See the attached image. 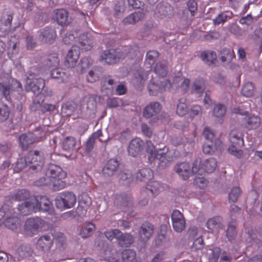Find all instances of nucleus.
Listing matches in <instances>:
<instances>
[{"label": "nucleus", "mask_w": 262, "mask_h": 262, "mask_svg": "<svg viewBox=\"0 0 262 262\" xmlns=\"http://www.w3.org/2000/svg\"><path fill=\"white\" fill-rule=\"evenodd\" d=\"M66 177V172L60 166L51 164L46 171L45 177L36 180L34 184L36 186H52L54 190H59L66 186V183L63 181Z\"/></svg>", "instance_id": "f257e3e1"}, {"label": "nucleus", "mask_w": 262, "mask_h": 262, "mask_svg": "<svg viewBox=\"0 0 262 262\" xmlns=\"http://www.w3.org/2000/svg\"><path fill=\"white\" fill-rule=\"evenodd\" d=\"M230 143L228 151L232 155L240 159L243 155V151L240 148L244 145V135L238 129L232 130L229 135Z\"/></svg>", "instance_id": "f03ea898"}, {"label": "nucleus", "mask_w": 262, "mask_h": 262, "mask_svg": "<svg viewBox=\"0 0 262 262\" xmlns=\"http://www.w3.org/2000/svg\"><path fill=\"white\" fill-rule=\"evenodd\" d=\"M20 220L14 209L5 208L0 209V224L11 230H15L20 225Z\"/></svg>", "instance_id": "7ed1b4c3"}, {"label": "nucleus", "mask_w": 262, "mask_h": 262, "mask_svg": "<svg viewBox=\"0 0 262 262\" xmlns=\"http://www.w3.org/2000/svg\"><path fill=\"white\" fill-rule=\"evenodd\" d=\"M21 90V84L17 80L0 78V93L6 100H11V95L14 92H20Z\"/></svg>", "instance_id": "20e7f679"}, {"label": "nucleus", "mask_w": 262, "mask_h": 262, "mask_svg": "<svg viewBox=\"0 0 262 262\" xmlns=\"http://www.w3.org/2000/svg\"><path fill=\"white\" fill-rule=\"evenodd\" d=\"M217 167V161L215 158H210L201 163V159H196L192 164V172L193 173H199L202 171L207 173L213 172Z\"/></svg>", "instance_id": "39448f33"}, {"label": "nucleus", "mask_w": 262, "mask_h": 262, "mask_svg": "<svg viewBox=\"0 0 262 262\" xmlns=\"http://www.w3.org/2000/svg\"><path fill=\"white\" fill-rule=\"evenodd\" d=\"M26 89L29 91L32 92L34 94L38 95L45 87V83L43 79L40 78L38 75L31 71L27 72Z\"/></svg>", "instance_id": "423d86ee"}, {"label": "nucleus", "mask_w": 262, "mask_h": 262, "mask_svg": "<svg viewBox=\"0 0 262 262\" xmlns=\"http://www.w3.org/2000/svg\"><path fill=\"white\" fill-rule=\"evenodd\" d=\"M44 225V221L39 217L28 218L24 225V234L27 236L32 237L37 234Z\"/></svg>", "instance_id": "0eeeda50"}, {"label": "nucleus", "mask_w": 262, "mask_h": 262, "mask_svg": "<svg viewBox=\"0 0 262 262\" xmlns=\"http://www.w3.org/2000/svg\"><path fill=\"white\" fill-rule=\"evenodd\" d=\"M36 212L41 211L53 215L55 211L52 202L45 195L32 196Z\"/></svg>", "instance_id": "6e6552de"}, {"label": "nucleus", "mask_w": 262, "mask_h": 262, "mask_svg": "<svg viewBox=\"0 0 262 262\" xmlns=\"http://www.w3.org/2000/svg\"><path fill=\"white\" fill-rule=\"evenodd\" d=\"M55 205L60 209H69L74 206L76 202V196L71 192L60 193L55 199Z\"/></svg>", "instance_id": "1a4fd4ad"}, {"label": "nucleus", "mask_w": 262, "mask_h": 262, "mask_svg": "<svg viewBox=\"0 0 262 262\" xmlns=\"http://www.w3.org/2000/svg\"><path fill=\"white\" fill-rule=\"evenodd\" d=\"M171 86V83L168 79L163 81L158 80L156 82L151 80L148 85V90L150 95L155 96L160 93L169 90Z\"/></svg>", "instance_id": "9d476101"}, {"label": "nucleus", "mask_w": 262, "mask_h": 262, "mask_svg": "<svg viewBox=\"0 0 262 262\" xmlns=\"http://www.w3.org/2000/svg\"><path fill=\"white\" fill-rule=\"evenodd\" d=\"M27 159L31 164L30 168L38 170L42 168L43 165L44 156L42 152L38 150L30 151L27 155Z\"/></svg>", "instance_id": "9b49d317"}, {"label": "nucleus", "mask_w": 262, "mask_h": 262, "mask_svg": "<svg viewBox=\"0 0 262 262\" xmlns=\"http://www.w3.org/2000/svg\"><path fill=\"white\" fill-rule=\"evenodd\" d=\"M125 57L121 52H117L114 50H108L104 51L102 53L100 60L108 64H114L118 60L123 59Z\"/></svg>", "instance_id": "f8f14e48"}, {"label": "nucleus", "mask_w": 262, "mask_h": 262, "mask_svg": "<svg viewBox=\"0 0 262 262\" xmlns=\"http://www.w3.org/2000/svg\"><path fill=\"white\" fill-rule=\"evenodd\" d=\"M173 15L172 7L167 3L159 4L155 10L154 16L158 19H166Z\"/></svg>", "instance_id": "ddd939ff"}, {"label": "nucleus", "mask_w": 262, "mask_h": 262, "mask_svg": "<svg viewBox=\"0 0 262 262\" xmlns=\"http://www.w3.org/2000/svg\"><path fill=\"white\" fill-rule=\"evenodd\" d=\"M172 227L177 232H181L185 228L186 222L183 214L178 210H174L171 214Z\"/></svg>", "instance_id": "4468645a"}, {"label": "nucleus", "mask_w": 262, "mask_h": 262, "mask_svg": "<svg viewBox=\"0 0 262 262\" xmlns=\"http://www.w3.org/2000/svg\"><path fill=\"white\" fill-rule=\"evenodd\" d=\"M80 48L77 46H73L69 51L65 60L64 64L69 68L74 67L79 58Z\"/></svg>", "instance_id": "2eb2a0df"}, {"label": "nucleus", "mask_w": 262, "mask_h": 262, "mask_svg": "<svg viewBox=\"0 0 262 262\" xmlns=\"http://www.w3.org/2000/svg\"><path fill=\"white\" fill-rule=\"evenodd\" d=\"M53 235L46 234L41 236L37 240L36 247L42 251H49L53 244Z\"/></svg>", "instance_id": "dca6fc26"}, {"label": "nucleus", "mask_w": 262, "mask_h": 262, "mask_svg": "<svg viewBox=\"0 0 262 262\" xmlns=\"http://www.w3.org/2000/svg\"><path fill=\"white\" fill-rule=\"evenodd\" d=\"M37 138L32 133L23 134L19 137V146L23 150H26L37 142Z\"/></svg>", "instance_id": "f3484780"}, {"label": "nucleus", "mask_w": 262, "mask_h": 262, "mask_svg": "<svg viewBox=\"0 0 262 262\" xmlns=\"http://www.w3.org/2000/svg\"><path fill=\"white\" fill-rule=\"evenodd\" d=\"M162 109L161 104L158 102H151L146 105L143 112V117L149 119L158 114Z\"/></svg>", "instance_id": "a211bd4d"}, {"label": "nucleus", "mask_w": 262, "mask_h": 262, "mask_svg": "<svg viewBox=\"0 0 262 262\" xmlns=\"http://www.w3.org/2000/svg\"><path fill=\"white\" fill-rule=\"evenodd\" d=\"M56 36L54 29L46 27L40 30L39 39L42 42L51 43L55 40Z\"/></svg>", "instance_id": "6ab92c4d"}, {"label": "nucleus", "mask_w": 262, "mask_h": 262, "mask_svg": "<svg viewBox=\"0 0 262 262\" xmlns=\"http://www.w3.org/2000/svg\"><path fill=\"white\" fill-rule=\"evenodd\" d=\"M154 229V226L150 223L146 222L143 223L139 231L140 239L143 242L147 241L151 236Z\"/></svg>", "instance_id": "aec40b11"}, {"label": "nucleus", "mask_w": 262, "mask_h": 262, "mask_svg": "<svg viewBox=\"0 0 262 262\" xmlns=\"http://www.w3.org/2000/svg\"><path fill=\"white\" fill-rule=\"evenodd\" d=\"M33 196L29 201L18 205L17 209L22 215H28L32 213H36Z\"/></svg>", "instance_id": "412c9836"}, {"label": "nucleus", "mask_w": 262, "mask_h": 262, "mask_svg": "<svg viewBox=\"0 0 262 262\" xmlns=\"http://www.w3.org/2000/svg\"><path fill=\"white\" fill-rule=\"evenodd\" d=\"M114 204L120 207L130 208L133 206L132 199L130 194L126 193L116 195Z\"/></svg>", "instance_id": "4be33fe9"}, {"label": "nucleus", "mask_w": 262, "mask_h": 262, "mask_svg": "<svg viewBox=\"0 0 262 262\" xmlns=\"http://www.w3.org/2000/svg\"><path fill=\"white\" fill-rule=\"evenodd\" d=\"M143 146V141L139 138L133 139L128 146V152L133 157L138 156L141 152Z\"/></svg>", "instance_id": "5701e85b"}, {"label": "nucleus", "mask_w": 262, "mask_h": 262, "mask_svg": "<svg viewBox=\"0 0 262 262\" xmlns=\"http://www.w3.org/2000/svg\"><path fill=\"white\" fill-rule=\"evenodd\" d=\"M174 169L179 176L184 180H187L189 177L191 172L192 173L190 165L187 162L178 163Z\"/></svg>", "instance_id": "b1692460"}, {"label": "nucleus", "mask_w": 262, "mask_h": 262, "mask_svg": "<svg viewBox=\"0 0 262 262\" xmlns=\"http://www.w3.org/2000/svg\"><path fill=\"white\" fill-rule=\"evenodd\" d=\"M260 118L255 115H250L246 116L243 123L246 128L248 129H255L259 126L260 123Z\"/></svg>", "instance_id": "393cba45"}, {"label": "nucleus", "mask_w": 262, "mask_h": 262, "mask_svg": "<svg viewBox=\"0 0 262 262\" xmlns=\"http://www.w3.org/2000/svg\"><path fill=\"white\" fill-rule=\"evenodd\" d=\"M222 143L220 140L215 141V143L212 141H208L203 145V151L204 154L212 155L217 150H220L222 148Z\"/></svg>", "instance_id": "a878e982"}, {"label": "nucleus", "mask_w": 262, "mask_h": 262, "mask_svg": "<svg viewBox=\"0 0 262 262\" xmlns=\"http://www.w3.org/2000/svg\"><path fill=\"white\" fill-rule=\"evenodd\" d=\"M31 197L29 191L25 189L15 190L10 194L11 200L18 201H29Z\"/></svg>", "instance_id": "bb28decb"}, {"label": "nucleus", "mask_w": 262, "mask_h": 262, "mask_svg": "<svg viewBox=\"0 0 262 262\" xmlns=\"http://www.w3.org/2000/svg\"><path fill=\"white\" fill-rule=\"evenodd\" d=\"M33 253L31 246L29 245H22L20 246L15 253L16 258L18 260L28 258L31 256Z\"/></svg>", "instance_id": "cd10ccee"}, {"label": "nucleus", "mask_w": 262, "mask_h": 262, "mask_svg": "<svg viewBox=\"0 0 262 262\" xmlns=\"http://www.w3.org/2000/svg\"><path fill=\"white\" fill-rule=\"evenodd\" d=\"M134 241V237L130 233H123L120 231L119 236H117V243L121 247H129Z\"/></svg>", "instance_id": "c85d7f7f"}, {"label": "nucleus", "mask_w": 262, "mask_h": 262, "mask_svg": "<svg viewBox=\"0 0 262 262\" xmlns=\"http://www.w3.org/2000/svg\"><path fill=\"white\" fill-rule=\"evenodd\" d=\"M53 14L58 24L61 26H64L67 24L69 13L66 9H55L53 11Z\"/></svg>", "instance_id": "c756f323"}, {"label": "nucleus", "mask_w": 262, "mask_h": 262, "mask_svg": "<svg viewBox=\"0 0 262 262\" xmlns=\"http://www.w3.org/2000/svg\"><path fill=\"white\" fill-rule=\"evenodd\" d=\"M119 166L118 161L114 159H110L102 169V173L105 177H110L113 175Z\"/></svg>", "instance_id": "7c9ffc66"}, {"label": "nucleus", "mask_w": 262, "mask_h": 262, "mask_svg": "<svg viewBox=\"0 0 262 262\" xmlns=\"http://www.w3.org/2000/svg\"><path fill=\"white\" fill-rule=\"evenodd\" d=\"M144 17V13L142 11H137L131 13L125 17L123 20L124 25L134 24L141 20Z\"/></svg>", "instance_id": "2f4dec72"}, {"label": "nucleus", "mask_w": 262, "mask_h": 262, "mask_svg": "<svg viewBox=\"0 0 262 262\" xmlns=\"http://www.w3.org/2000/svg\"><path fill=\"white\" fill-rule=\"evenodd\" d=\"M206 84L205 80L202 78L196 79L192 85L191 92L192 93L202 95L205 90Z\"/></svg>", "instance_id": "473e14b6"}, {"label": "nucleus", "mask_w": 262, "mask_h": 262, "mask_svg": "<svg viewBox=\"0 0 262 262\" xmlns=\"http://www.w3.org/2000/svg\"><path fill=\"white\" fill-rule=\"evenodd\" d=\"M154 72L160 77H165L168 72L167 61L163 60L157 62L154 67Z\"/></svg>", "instance_id": "72a5a7b5"}, {"label": "nucleus", "mask_w": 262, "mask_h": 262, "mask_svg": "<svg viewBox=\"0 0 262 262\" xmlns=\"http://www.w3.org/2000/svg\"><path fill=\"white\" fill-rule=\"evenodd\" d=\"M153 177L152 171L148 168H143L140 169L137 173V179L140 181H147Z\"/></svg>", "instance_id": "f704fd0d"}, {"label": "nucleus", "mask_w": 262, "mask_h": 262, "mask_svg": "<svg viewBox=\"0 0 262 262\" xmlns=\"http://www.w3.org/2000/svg\"><path fill=\"white\" fill-rule=\"evenodd\" d=\"M221 254V249L218 247H212L207 250V256L209 262H216Z\"/></svg>", "instance_id": "c9c22d12"}, {"label": "nucleus", "mask_w": 262, "mask_h": 262, "mask_svg": "<svg viewBox=\"0 0 262 262\" xmlns=\"http://www.w3.org/2000/svg\"><path fill=\"white\" fill-rule=\"evenodd\" d=\"M119 183L122 185H128L133 181V174L130 170L121 171L118 175Z\"/></svg>", "instance_id": "e433bc0d"}, {"label": "nucleus", "mask_w": 262, "mask_h": 262, "mask_svg": "<svg viewBox=\"0 0 262 262\" xmlns=\"http://www.w3.org/2000/svg\"><path fill=\"white\" fill-rule=\"evenodd\" d=\"M202 60L208 65L214 63L216 59V54L214 51H204L201 55Z\"/></svg>", "instance_id": "4c0bfd02"}, {"label": "nucleus", "mask_w": 262, "mask_h": 262, "mask_svg": "<svg viewBox=\"0 0 262 262\" xmlns=\"http://www.w3.org/2000/svg\"><path fill=\"white\" fill-rule=\"evenodd\" d=\"M220 59L222 62H230L235 57L233 50H231L228 48L223 49L220 52Z\"/></svg>", "instance_id": "58836bf2"}, {"label": "nucleus", "mask_w": 262, "mask_h": 262, "mask_svg": "<svg viewBox=\"0 0 262 262\" xmlns=\"http://www.w3.org/2000/svg\"><path fill=\"white\" fill-rule=\"evenodd\" d=\"M92 204L91 198L86 194H83L81 196L79 201L78 209H81L85 213L90 207Z\"/></svg>", "instance_id": "ea45409f"}, {"label": "nucleus", "mask_w": 262, "mask_h": 262, "mask_svg": "<svg viewBox=\"0 0 262 262\" xmlns=\"http://www.w3.org/2000/svg\"><path fill=\"white\" fill-rule=\"evenodd\" d=\"M75 145V139L72 137H66L62 142V148L66 151H70L73 150L74 149Z\"/></svg>", "instance_id": "a19ab883"}, {"label": "nucleus", "mask_w": 262, "mask_h": 262, "mask_svg": "<svg viewBox=\"0 0 262 262\" xmlns=\"http://www.w3.org/2000/svg\"><path fill=\"white\" fill-rule=\"evenodd\" d=\"M56 241V247L60 250H63L66 247V239L64 234L61 232L56 233L53 236Z\"/></svg>", "instance_id": "79ce46f5"}, {"label": "nucleus", "mask_w": 262, "mask_h": 262, "mask_svg": "<svg viewBox=\"0 0 262 262\" xmlns=\"http://www.w3.org/2000/svg\"><path fill=\"white\" fill-rule=\"evenodd\" d=\"M121 257V259L125 262L132 261L136 257V253L133 249H125L122 252Z\"/></svg>", "instance_id": "37998d69"}, {"label": "nucleus", "mask_w": 262, "mask_h": 262, "mask_svg": "<svg viewBox=\"0 0 262 262\" xmlns=\"http://www.w3.org/2000/svg\"><path fill=\"white\" fill-rule=\"evenodd\" d=\"M52 78L54 79H60L61 81L64 82L68 77L66 73L62 72V70L58 68L52 69L51 73Z\"/></svg>", "instance_id": "c03bdc74"}, {"label": "nucleus", "mask_w": 262, "mask_h": 262, "mask_svg": "<svg viewBox=\"0 0 262 262\" xmlns=\"http://www.w3.org/2000/svg\"><path fill=\"white\" fill-rule=\"evenodd\" d=\"M29 164H30L28 161L26 157H21L17 159L16 165L14 168V172H19L24 168L26 167Z\"/></svg>", "instance_id": "a18cd8bd"}, {"label": "nucleus", "mask_w": 262, "mask_h": 262, "mask_svg": "<svg viewBox=\"0 0 262 262\" xmlns=\"http://www.w3.org/2000/svg\"><path fill=\"white\" fill-rule=\"evenodd\" d=\"M95 228V225L93 223H89L81 229L80 234L83 238L88 237L92 234Z\"/></svg>", "instance_id": "49530a36"}, {"label": "nucleus", "mask_w": 262, "mask_h": 262, "mask_svg": "<svg viewBox=\"0 0 262 262\" xmlns=\"http://www.w3.org/2000/svg\"><path fill=\"white\" fill-rule=\"evenodd\" d=\"M146 189L150 191L153 195H155L162 189V187L159 182L155 181H151L148 182Z\"/></svg>", "instance_id": "de8ad7c7"}, {"label": "nucleus", "mask_w": 262, "mask_h": 262, "mask_svg": "<svg viewBox=\"0 0 262 262\" xmlns=\"http://www.w3.org/2000/svg\"><path fill=\"white\" fill-rule=\"evenodd\" d=\"M254 92V86L251 82H248L244 84L242 89L243 95L250 97L253 95Z\"/></svg>", "instance_id": "09e8293b"}, {"label": "nucleus", "mask_w": 262, "mask_h": 262, "mask_svg": "<svg viewBox=\"0 0 262 262\" xmlns=\"http://www.w3.org/2000/svg\"><path fill=\"white\" fill-rule=\"evenodd\" d=\"M125 10V3L121 0L115 5L114 8V16L117 18L121 17L123 16Z\"/></svg>", "instance_id": "8fccbe9b"}, {"label": "nucleus", "mask_w": 262, "mask_h": 262, "mask_svg": "<svg viewBox=\"0 0 262 262\" xmlns=\"http://www.w3.org/2000/svg\"><path fill=\"white\" fill-rule=\"evenodd\" d=\"M146 144V150L148 154V161L151 163L155 160V156H156L155 154L157 150L151 141H147Z\"/></svg>", "instance_id": "3c124183"}, {"label": "nucleus", "mask_w": 262, "mask_h": 262, "mask_svg": "<svg viewBox=\"0 0 262 262\" xmlns=\"http://www.w3.org/2000/svg\"><path fill=\"white\" fill-rule=\"evenodd\" d=\"M10 115V110L7 104L0 102V122L8 119Z\"/></svg>", "instance_id": "603ef678"}, {"label": "nucleus", "mask_w": 262, "mask_h": 262, "mask_svg": "<svg viewBox=\"0 0 262 262\" xmlns=\"http://www.w3.org/2000/svg\"><path fill=\"white\" fill-rule=\"evenodd\" d=\"M93 41L89 38L87 34H82L79 37V43L82 46H87L84 48L85 50H89L92 47Z\"/></svg>", "instance_id": "864d4df0"}, {"label": "nucleus", "mask_w": 262, "mask_h": 262, "mask_svg": "<svg viewBox=\"0 0 262 262\" xmlns=\"http://www.w3.org/2000/svg\"><path fill=\"white\" fill-rule=\"evenodd\" d=\"M236 234L235 223L231 222L229 223L226 232L227 237L229 241H231L234 239Z\"/></svg>", "instance_id": "5fc2aeb1"}, {"label": "nucleus", "mask_w": 262, "mask_h": 262, "mask_svg": "<svg viewBox=\"0 0 262 262\" xmlns=\"http://www.w3.org/2000/svg\"><path fill=\"white\" fill-rule=\"evenodd\" d=\"M176 112L180 116H183L187 113L188 108L184 99H181L180 100L179 103L177 104Z\"/></svg>", "instance_id": "6e6d98bb"}, {"label": "nucleus", "mask_w": 262, "mask_h": 262, "mask_svg": "<svg viewBox=\"0 0 262 262\" xmlns=\"http://www.w3.org/2000/svg\"><path fill=\"white\" fill-rule=\"evenodd\" d=\"M59 63V59L57 53H53L48 56L47 64L49 67H57Z\"/></svg>", "instance_id": "4d7b16f0"}, {"label": "nucleus", "mask_w": 262, "mask_h": 262, "mask_svg": "<svg viewBox=\"0 0 262 262\" xmlns=\"http://www.w3.org/2000/svg\"><path fill=\"white\" fill-rule=\"evenodd\" d=\"M159 53L156 50L148 51L146 55V60L148 62L150 65H152L156 61L159 56Z\"/></svg>", "instance_id": "13d9d810"}, {"label": "nucleus", "mask_w": 262, "mask_h": 262, "mask_svg": "<svg viewBox=\"0 0 262 262\" xmlns=\"http://www.w3.org/2000/svg\"><path fill=\"white\" fill-rule=\"evenodd\" d=\"M241 193V190L239 187H233L229 193L228 198L229 201L236 202Z\"/></svg>", "instance_id": "bf43d9fd"}, {"label": "nucleus", "mask_w": 262, "mask_h": 262, "mask_svg": "<svg viewBox=\"0 0 262 262\" xmlns=\"http://www.w3.org/2000/svg\"><path fill=\"white\" fill-rule=\"evenodd\" d=\"M226 109L225 105L221 104H217L214 107L213 113L215 117L220 118L223 117L226 113Z\"/></svg>", "instance_id": "052dcab7"}, {"label": "nucleus", "mask_w": 262, "mask_h": 262, "mask_svg": "<svg viewBox=\"0 0 262 262\" xmlns=\"http://www.w3.org/2000/svg\"><path fill=\"white\" fill-rule=\"evenodd\" d=\"M12 19V14L9 13L8 12L4 13L1 17L0 24L9 27L11 25Z\"/></svg>", "instance_id": "680f3d73"}, {"label": "nucleus", "mask_w": 262, "mask_h": 262, "mask_svg": "<svg viewBox=\"0 0 262 262\" xmlns=\"http://www.w3.org/2000/svg\"><path fill=\"white\" fill-rule=\"evenodd\" d=\"M120 232V231L119 229H115L106 231L104 234L106 238L111 241L114 238L117 240V236H119Z\"/></svg>", "instance_id": "e2e57ef3"}, {"label": "nucleus", "mask_w": 262, "mask_h": 262, "mask_svg": "<svg viewBox=\"0 0 262 262\" xmlns=\"http://www.w3.org/2000/svg\"><path fill=\"white\" fill-rule=\"evenodd\" d=\"M220 218L214 217L209 219L206 223L207 228L211 230H213L219 226Z\"/></svg>", "instance_id": "0e129e2a"}, {"label": "nucleus", "mask_w": 262, "mask_h": 262, "mask_svg": "<svg viewBox=\"0 0 262 262\" xmlns=\"http://www.w3.org/2000/svg\"><path fill=\"white\" fill-rule=\"evenodd\" d=\"M168 148L164 146L162 148H159L157 149L156 152L155 159H158L159 160H162L163 159L166 158V153L168 152Z\"/></svg>", "instance_id": "69168bd1"}, {"label": "nucleus", "mask_w": 262, "mask_h": 262, "mask_svg": "<svg viewBox=\"0 0 262 262\" xmlns=\"http://www.w3.org/2000/svg\"><path fill=\"white\" fill-rule=\"evenodd\" d=\"M40 107V110L42 113H46V112H53L56 108V106L54 104H49V103H43L42 104H40L38 103Z\"/></svg>", "instance_id": "338daca9"}, {"label": "nucleus", "mask_w": 262, "mask_h": 262, "mask_svg": "<svg viewBox=\"0 0 262 262\" xmlns=\"http://www.w3.org/2000/svg\"><path fill=\"white\" fill-rule=\"evenodd\" d=\"M204 247V242L202 237L196 238L191 246V249L194 251L202 249Z\"/></svg>", "instance_id": "774afa93"}]
</instances>
